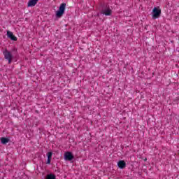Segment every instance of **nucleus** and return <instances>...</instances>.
<instances>
[{
  "mask_svg": "<svg viewBox=\"0 0 179 179\" xmlns=\"http://www.w3.org/2000/svg\"><path fill=\"white\" fill-rule=\"evenodd\" d=\"M0 141H1L2 145H6V143H9V141L10 140L6 137H1Z\"/></svg>",
  "mask_w": 179,
  "mask_h": 179,
  "instance_id": "1a4fd4ad",
  "label": "nucleus"
},
{
  "mask_svg": "<svg viewBox=\"0 0 179 179\" xmlns=\"http://www.w3.org/2000/svg\"><path fill=\"white\" fill-rule=\"evenodd\" d=\"M38 0H29L27 4L28 8L36 6Z\"/></svg>",
  "mask_w": 179,
  "mask_h": 179,
  "instance_id": "6e6552de",
  "label": "nucleus"
},
{
  "mask_svg": "<svg viewBox=\"0 0 179 179\" xmlns=\"http://www.w3.org/2000/svg\"><path fill=\"white\" fill-rule=\"evenodd\" d=\"M66 8V3H62L59 7L58 10L56 12V17H62L64 13H65V9Z\"/></svg>",
  "mask_w": 179,
  "mask_h": 179,
  "instance_id": "f03ea898",
  "label": "nucleus"
},
{
  "mask_svg": "<svg viewBox=\"0 0 179 179\" xmlns=\"http://www.w3.org/2000/svg\"><path fill=\"white\" fill-rule=\"evenodd\" d=\"M46 164H51V158H48V161L46 162Z\"/></svg>",
  "mask_w": 179,
  "mask_h": 179,
  "instance_id": "f8f14e48",
  "label": "nucleus"
},
{
  "mask_svg": "<svg viewBox=\"0 0 179 179\" xmlns=\"http://www.w3.org/2000/svg\"><path fill=\"white\" fill-rule=\"evenodd\" d=\"M112 10L110 8V6L108 5H103L102 7V10L101 11V13L103 15H105L106 16H111Z\"/></svg>",
  "mask_w": 179,
  "mask_h": 179,
  "instance_id": "7ed1b4c3",
  "label": "nucleus"
},
{
  "mask_svg": "<svg viewBox=\"0 0 179 179\" xmlns=\"http://www.w3.org/2000/svg\"><path fill=\"white\" fill-rule=\"evenodd\" d=\"M7 37L13 41H17V38L13 35V33L10 31H7Z\"/></svg>",
  "mask_w": 179,
  "mask_h": 179,
  "instance_id": "423d86ee",
  "label": "nucleus"
},
{
  "mask_svg": "<svg viewBox=\"0 0 179 179\" xmlns=\"http://www.w3.org/2000/svg\"><path fill=\"white\" fill-rule=\"evenodd\" d=\"M75 157H73V154L71 152H66L64 153V160L66 162H71V160H73Z\"/></svg>",
  "mask_w": 179,
  "mask_h": 179,
  "instance_id": "39448f33",
  "label": "nucleus"
},
{
  "mask_svg": "<svg viewBox=\"0 0 179 179\" xmlns=\"http://www.w3.org/2000/svg\"><path fill=\"white\" fill-rule=\"evenodd\" d=\"M3 54L4 55L5 59H7V61H8V64H12L13 55H17V50L13 49L11 52H10L9 50H7V49H6L5 51L3 52Z\"/></svg>",
  "mask_w": 179,
  "mask_h": 179,
  "instance_id": "f257e3e1",
  "label": "nucleus"
},
{
  "mask_svg": "<svg viewBox=\"0 0 179 179\" xmlns=\"http://www.w3.org/2000/svg\"><path fill=\"white\" fill-rule=\"evenodd\" d=\"M117 166L119 169H124L127 167V163H125V161L124 160H120L117 162Z\"/></svg>",
  "mask_w": 179,
  "mask_h": 179,
  "instance_id": "0eeeda50",
  "label": "nucleus"
},
{
  "mask_svg": "<svg viewBox=\"0 0 179 179\" xmlns=\"http://www.w3.org/2000/svg\"><path fill=\"white\" fill-rule=\"evenodd\" d=\"M162 15V10L157 7H155L152 10V19H158Z\"/></svg>",
  "mask_w": 179,
  "mask_h": 179,
  "instance_id": "20e7f679",
  "label": "nucleus"
},
{
  "mask_svg": "<svg viewBox=\"0 0 179 179\" xmlns=\"http://www.w3.org/2000/svg\"><path fill=\"white\" fill-rule=\"evenodd\" d=\"M56 178V176L55 174H52V173H50V174H48L46 176V178L45 179H55Z\"/></svg>",
  "mask_w": 179,
  "mask_h": 179,
  "instance_id": "9d476101",
  "label": "nucleus"
},
{
  "mask_svg": "<svg viewBox=\"0 0 179 179\" xmlns=\"http://www.w3.org/2000/svg\"><path fill=\"white\" fill-rule=\"evenodd\" d=\"M48 159H52V152H48L47 153Z\"/></svg>",
  "mask_w": 179,
  "mask_h": 179,
  "instance_id": "9b49d317",
  "label": "nucleus"
}]
</instances>
